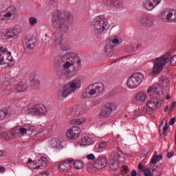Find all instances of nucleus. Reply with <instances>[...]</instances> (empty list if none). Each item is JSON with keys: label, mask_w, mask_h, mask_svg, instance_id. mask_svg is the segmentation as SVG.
I'll use <instances>...</instances> for the list:
<instances>
[{"label": "nucleus", "mask_w": 176, "mask_h": 176, "mask_svg": "<svg viewBox=\"0 0 176 176\" xmlns=\"http://www.w3.org/2000/svg\"><path fill=\"white\" fill-rule=\"evenodd\" d=\"M6 169L5 167L0 166V173H5Z\"/></svg>", "instance_id": "nucleus-59"}, {"label": "nucleus", "mask_w": 176, "mask_h": 176, "mask_svg": "<svg viewBox=\"0 0 176 176\" xmlns=\"http://www.w3.org/2000/svg\"><path fill=\"white\" fill-rule=\"evenodd\" d=\"M174 123H175V118H173L171 120H170V122H169V124L170 125V126H173V124H174Z\"/></svg>", "instance_id": "nucleus-56"}, {"label": "nucleus", "mask_w": 176, "mask_h": 176, "mask_svg": "<svg viewBox=\"0 0 176 176\" xmlns=\"http://www.w3.org/2000/svg\"><path fill=\"white\" fill-rule=\"evenodd\" d=\"M27 85L24 82H19L15 81L14 83V91L23 93L27 90Z\"/></svg>", "instance_id": "nucleus-23"}, {"label": "nucleus", "mask_w": 176, "mask_h": 176, "mask_svg": "<svg viewBox=\"0 0 176 176\" xmlns=\"http://www.w3.org/2000/svg\"><path fill=\"white\" fill-rule=\"evenodd\" d=\"M87 159L88 160H94V159H96V156L94 155V154L91 153L87 155Z\"/></svg>", "instance_id": "nucleus-50"}, {"label": "nucleus", "mask_w": 176, "mask_h": 176, "mask_svg": "<svg viewBox=\"0 0 176 176\" xmlns=\"http://www.w3.org/2000/svg\"><path fill=\"white\" fill-rule=\"evenodd\" d=\"M50 145L52 148H61V141L58 139L53 138L50 141Z\"/></svg>", "instance_id": "nucleus-31"}, {"label": "nucleus", "mask_w": 176, "mask_h": 176, "mask_svg": "<svg viewBox=\"0 0 176 176\" xmlns=\"http://www.w3.org/2000/svg\"><path fill=\"white\" fill-rule=\"evenodd\" d=\"M10 134L12 135V138H14L16 137V134L20 133L19 131V126L14 127L11 131H10Z\"/></svg>", "instance_id": "nucleus-39"}, {"label": "nucleus", "mask_w": 176, "mask_h": 176, "mask_svg": "<svg viewBox=\"0 0 176 176\" xmlns=\"http://www.w3.org/2000/svg\"><path fill=\"white\" fill-rule=\"evenodd\" d=\"M107 164H108V160L107 157L104 155H100L96 160L94 163V167L96 170H102L107 167Z\"/></svg>", "instance_id": "nucleus-16"}, {"label": "nucleus", "mask_w": 176, "mask_h": 176, "mask_svg": "<svg viewBox=\"0 0 176 176\" xmlns=\"http://www.w3.org/2000/svg\"><path fill=\"white\" fill-rule=\"evenodd\" d=\"M135 52V45L130 44L125 47V53H134Z\"/></svg>", "instance_id": "nucleus-37"}, {"label": "nucleus", "mask_w": 176, "mask_h": 176, "mask_svg": "<svg viewBox=\"0 0 176 176\" xmlns=\"http://www.w3.org/2000/svg\"><path fill=\"white\" fill-rule=\"evenodd\" d=\"M72 164H74V160H66L62 162V163L59 164V171H60V173L68 171V170L71 169V167H72Z\"/></svg>", "instance_id": "nucleus-19"}, {"label": "nucleus", "mask_w": 176, "mask_h": 176, "mask_svg": "<svg viewBox=\"0 0 176 176\" xmlns=\"http://www.w3.org/2000/svg\"><path fill=\"white\" fill-rule=\"evenodd\" d=\"M28 129L27 128L19 126V133L20 134H21V135H26V134H28Z\"/></svg>", "instance_id": "nucleus-42"}, {"label": "nucleus", "mask_w": 176, "mask_h": 176, "mask_svg": "<svg viewBox=\"0 0 176 176\" xmlns=\"http://www.w3.org/2000/svg\"><path fill=\"white\" fill-rule=\"evenodd\" d=\"M65 17L67 23H72V21H74V18L71 15L70 12H66L65 14Z\"/></svg>", "instance_id": "nucleus-41"}, {"label": "nucleus", "mask_w": 176, "mask_h": 176, "mask_svg": "<svg viewBox=\"0 0 176 176\" xmlns=\"http://www.w3.org/2000/svg\"><path fill=\"white\" fill-rule=\"evenodd\" d=\"M144 80V74L142 73H135L132 74L127 80V86L130 89H137Z\"/></svg>", "instance_id": "nucleus-12"}, {"label": "nucleus", "mask_w": 176, "mask_h": 176, "mask_svg": "<svg viewBox=\"0 0 176 176\" xmlns=\"http://www.w3.org/2000/svg\"><path fill=\"white\" fill-rule=\"evenodd\" d=\"M67 54L63 55V58L60 56H57L54 58V64L57 65V64H60V63H61L62 61H64V60H67V61L68 60V57H66Z\"/></svg>", "instance_id": "nucleus-35"}, {"label": "nucleus", "mask_w": 176, "mask_h": 176, "mask_svg": "<svg viewBox=\"0 0 176 176\" xmlns=\"http://www.w3.org/2000/svg\"><path fill=\"white\" fill-rule=\"evenodd\" d=\"M52 25L54 28H56V31L52 35V39L54 41L56 45H60L61 50H68L69 45L64 41L63 34L68 32V25L67 21L61 16L53 15L52 17Z\"/></svg>", "instance_id": "nucleus-1"}, {"label": "nucleus", "mask_w": 176, "mask_h": 176, "mask_svg": "<svg viewBox=\"0 0 176 176\" xmlns=\"http://www.w3.org/2000/svg\"><path fill=\"white\" fill-rule=\"evenodd\" d=\"M38 23V19L32 16L29 19V24L31 27H34Z\"/></svg>", "instance_id": "nucleus-40"}, {"label": "nucleus", "mask_w": 176, "mask_h": 176, "mask_svg": "<svg viewBox=\"0 0 176 176\" xmlns=\"http://www.w3.org/2000/svg\"><path fill=\"white\" fill-rule=\"evenodd\" d=\"M82 86V79L80 78H76L73 80L71 82L65 85L58 91V96L62 97H68L69 94H72L76 91L77 89H80Z\"/></svg>", "instance_id": "nucleus-5"}, {"label": "nucleus", "mask_w": 176, "mask_h": 176, "mask_svg": "<svg viewBox=\"0 0 176 176\" xmlns=\"http://www.w3.org/2000/svg\"><path fill=\"white\" fill-rule=\"evenodd\" d=\"M131 176H137V171L136 170H132L131 173Z\"/></svg>", "instance_id": "nucleus-60"}, {"label": "nucleus", "mask_w": 176, "mask_h": 176, "mask_svg": "<svg viewBox=\"0 0 176 176\" xmlns=\"http://www.w3.org/2000/svg\"><path fill=\"white\" fill-rule=\"evenodd\" d=\"M14 59L12 56V50L10 45L9 46H0V65L3 64H10L13 63Z\"/></svg>", "instance_id": "nucleus-9"}, {"label": "nucleus", "mask_w": 176, "mask_h": 176, "mask_svg": "<svg viewBox=\"0 0 176 176\" xmlns=\"http://www.w3.org/2000/svg\"><path fill=\"white\" fill-rule=\"evenodd\" d=\"M136 112H137V111H135L134 112L125 116V118H126L127 119H135Z\"/></svg>", "instance_id": "nucleus-43"}, {"label": "nucleus", "mask_w": 176, "mask_h": 176, "mask_svg": "<svg viewBox=\"0 0 176 176\" xmlns=\"http://www.w3.org/2000/svg\"><path fill=\"white\" fill-rule=\"evenodd\" d=\"M34 87L38 88L39 87V80L38 79H34L32 82Z\"/></svg>", "instance_id": "nucleus-48"}, {"label": "nucleus", "mask_w": 176, "mask_h": 176, "mask_svg": "<svg viewBox=\"0 0 176 176\" xmlns=\"http://www.w3.org/2000/svg\"><path fill=\"white\" fill-rule=\"evenodd\" d=\"M81 144L86 146V145H91V138L89 136V135H83L81 138Z\"/></svg>", "instance_id": "nucleus-28"}, {"label": "nucleus", "mask_w": 176, "mask_h": 176, "mask_svg": "<svg viewBox=\"0 0 176 176\" xmlns=\"http://www.w3.org/2000/svg\"><path fill=\"white\" fill-rule=\"evenodd\" d=\"M102 91H104V85L100 82H95L88 86L87 89L83 92L82 98L84 100L91 98V97H94V96H97L100 93H102Z\"/></svg>", "instance_id": "nucleus-8"}, {"label": "nucleus", "mask_w": 176, "mask_h": 176, "mask_svg": "<svg viewBox=\"0 0 176 176\" xmlns=\"http://www.w3.org/2000/svg\"><path fill=\"white\" fill-rule=\"evenodd\" d=\"M0 135L3 138H4V140H6V141H10V140H13L10 132L6 131L2 128H0Z\"/></svg>", "instance_id": "nucleus-26"}, {"label": "nucleus", "mask_w": 176, "mask_h": 176, "mask_svg": "<svg viewBox=\"0 0 176 176\" xmlns=\"http://www.w3.org/2000/svg\"><path fill=\"white\" fill-rule=\"evenodd\" d=\"M41 175H49V173L47 172H41Z\"/></svg>", "instance_id": "nucleus-62"}, {"label": "nucleus", "mask_w": 176, "mask_h": 176, "mask_svg": "<svg viewBox=\"0 0 176 176\" xmlns=\"http://www.w3.org/2000/svg\"><path fill=\"white\" fill-rule=\"evenodd\" d=\"M138 168L139 169V170H141V171H144V166L142 165V164H140L139 165H138Z\"/></svg>", "instance_id": "nucleus-57"}, {"label": "nucleus", "mask_w": 176, "mask_h": 176, "mask_svg": "<svg viewBox=\"0 0 176 176\" xmlns=\"http://www.w3.org/2000/svg\"><path fill=\"white\" fill-rule=\"evenodd\" d=\"M37 163V168H45L47 166V163L46 162V157H42L40 160H38Z\"/></svg>", "instance_id": "nucleus-30"}, {"label": "nucleus", "mask_w": 176, "mask_h": 176, "mask_svg": "<svg viewBox=\"0 0 176 176\" xmlns=\"http://www.w3.org/2000/svg\"><path fill=\"white\" fill-rule=\"evenodd\" d=\"M108 21L104 16H96L94 20V30L96 35H104L108 31Z\"/></svg>", "instance_id": "nucleus-6"}, {"label": "nucleus", "mask_w": 176, "mask_h": 176, "mask_svg": "<svg viewBox=\"0 0 176 176\" xmlns=\"http://www.w3.org/2000/svg\"><path fill=\"white\" fill-rule=\"evenodd\" d=\"M166 98L167 100H170L171 98V96H170L169 94H167Z\"/></svg>", "instance_id": "nucleus-63"}, {"label": "nucleus", "mask_w": 176, "mask_h": 176, "mask_svg": "<svg viewBox=\"0 0 176 176\" xmlns=\"http://www.w3.org/2000/svg\"><path fill=\"white\" fill-rule=\"evenodd\" d=\"M175 106H176V102H173L170 106V109L171 111H173V109H174V108H175Z\"/></svg>", "instance_id": "nucleus-58"}, {"label": "nucleus", "mask_w": 176, "mask_h": 176, "mask_svg": "<svg viewBox=\"0 0 176 176\" xmlns=\"http://www.w3.org/2000/svg\"><path fill=\"white\" fill-rule=\"evenodd\" d=\"M100 149H104V148H107L108 146V142H102L98 145Z\"/></svg>", "instance_id": "nucleus-45"}, {"label": "nucleus", "mask_w": 176, "mask_h": 176, "mask_svg": "<svg viewBox=\"0 0 176 176\" xmlns=\"http://www.w3.org/2000/svg\"><path fill=\"white\" fill-rule=\"evenodd\" d=\"M27 167H28L29 168H30L31 170H35L37 168L38 166V163H36V162L35 161H32V160L29 159L27 164H26Z\"/></svg>", "instance_id": "nucleus-32"}, {"label": "nucleus", "mask_w": 176, "mask_h": 176, "mask_svg": "<svg viewBox=\"0 0 176 176\" xmlns=\"http://www.w3.org/2000/svg\"><path fill=\"white\" fill-rule=\"evenodd\" d=\"M14 80V78H11L10 74H6L4 78L3 77L0 81V89L1 90H11L9 85H10L11 82H13Z\"/></svg>", "instance_id": "nucleus-14"}, {"label": "nucleus", "mask_w": 176, "mask_h": 176, "mask_svg": "<svg viewBox=\"0 0 176 176\" xmlns=\"http://www.w3.org/2000/svg\"><path fill=\"white\" fill-rule=\"evenodd\" d=\"M28 131H36V127H35L34 126H30L28 128Z\"/></svg>", "instance_id": "nucleus-52"}, {"label": "nucleus", "mask_w": 176, "mask_h": 176, "mask_svg": "<svg viewBox=\"0 0 176 176\" xmlns=\"http://www.w3.org/2000/svg\"><path fill=\"white\" fill-rule=\"evenodd\" d=\"M102 101V99H101L100 98H96V99L93 100L91 103L90 105H91V107H96V105H98L99 104H101Z\"/></svg>", "instance_id": "nucleus-38"}, {"label": "nucleus", "mask_w": 176, "mask_h": 176, "mask_svg": "<svg viewBox=\"0 0 176 176\" xmlns=\"http://www.w3.org/2000/svg\"><path fill=\"white\" fill-rule=\"evenodd\" d=\"M73 164L75 168L77 170H80L85 167V164L82 161H76L73 162Z\"/></svg>", "instance_id": "nucleus-36"}, {"label": "nucleus", "mask_w": 176, "mask_h": 176, "mask_svg": "<svg viewBox=\"0 0 176 176\" xmlns=\"http://www.w3.org/2000/svg\"><path fill=\"white\" fill-rule=\"evenodd\" d=\"M25 113L35 116H43L47 113V109L42 104H36L27 109Z\"/></svg>", "instance_id": "nucleus-11"}, {"label": "nucleus", "mask_w": 176, "mask_h": 176, "mask_svg": "<svg viewBox=\"0 0 176 176\" xmlns=\"http://www.w3.org/2000/svg\"><path fill=\"white\" fill-rule=\"evenodd\" d=\"M120 157V154L119 153L116 152L114 153V158L111 159V160H118L119 162V158Z\"/></svg>", "instance_id": "nucleus-49"}, {"label": "nucleus", "mask_w": 176, "mask_h": 176, "mask_svg": "<svg viewBox=\"0 0 176 176\" xmlns=\"http://www.w3.org/2000/svg\"><path fill=\"white\" fill-rule=\"evenodd\" d=\"M140 23L144 27L149 28L153 25V18L149 15H143L140 18Z\"/></svg>", "instance_id": "nucleus-21"}, {"label": "nucleus", "mask_w": 176, "mask_h": 176, "mask_svg": "<svg viewBox=\"0 0 176 176\" xmlns=\"http://www.w3.org/2000/svg\"><path fill=\"white\" fill-rule=\"evenodd\" d=\"M104 5L111 8H123V2L118 0H106L104 1Z\"/></svg>", "instance_id": "nucleus-24"}, {"label": "nucleus", "mask_w": 176, "mask_h": 176, "mask_svg": "<svg viewBox=\"0 0 176 176\" xmlns=\"http://www.w3.org/2000/svg\"><path fill=\"white\" fill-rule=\"evenodd\" d=\"M145 176H151V170L148 168H144L143 170Z\"/></svg>", "instance_id": "nucleus-47"}, {"label": "nucleus", "mask_w": 176, "mask_h": 176, "mask_svg": "<svg viewBox=\"0 0 176 176\" xmlns=\"http://www.w3.org/2000/svg\"><path fill=\"white\" fill-rule=\"evenodd\" d=\"M51 3L54 4L56 3V2H57V0H50Z\"/></svg>", "instance_id": "nucleus-64"}, {"label": "nucleus", "mask_w": 176, "mask_h": 176, "mask_svg": "<svg viewBox=\"0 0 176 176\" xmlns=\"http://www.w3.org/2000/svg\"><path fill=\"white\" fill-rule=\"evenodd\" d=\"M166 83V85H168V78H164L163 80V83Z\"/></svg>", "instance_id": "nucleus-61"}, {"label": "nucleus", "mask_w": 176, "mask_h": 176, "mask_svg": "<svg viewBox=\"0 0 176 176\" xmlns=\"http://www.w3.org/2000/svg\"><path fill=\"white\" fill-rule=\"evenodd\" d=\"M69 113L74 118H78L72 120L70 121L71 124H76V126L85 124L86 118L83 117V115L86 113V110L83 109V105H76L70 107Z\"/></svg>", "instance_id": "nucleus-4"}, {"label": "nucleus", "mask_w": 176, "mask_h": 176, "mask_svg": "<svg viewBox=\"0 0 176 176\" xmlns=\"http://www.w3.org/2000/svg\"><path fill=\"white\" fill-rule=\"evenodd\" d=\"M46 133H47V131H45V130H41L38 133V137H45L46 135Z\"/></svg>", "instance_id": "nucleus-51"}, {"label": "nucleus", "mask_w": 176, "mask_h": 176, "mask_svg": "<svg viewBox=\"0 0 176 176\" xmlns=\"http://www.w3.org/2000/svg\"><path fill=\"white\" fill-rule=\"evenodd\" d=\"M80 134V128L78 126H73L69 129L67 132V137L70 140H76Z\"/></svg>", "instance_id": "nucleus-18"}, {"label": "nucleus", "mask_w": 176, "mask_h": 176, "mask_svg": "<svg viewBox=\"0 0 176 176\" xmlns=\"http://www.w3.org/2000/svg\"><path fill=\"white\" fill-rule=\"evenodd\" d=\"M170 57H171V52H168L162 56L156 58L153 62L154 66L153 68V74L154 75L160 74V72L163 71V68H164L167 63L170 61Z\"/></svg>", "instance_id": "nucleus-7"}, {"label": "nucleus", "mask_w": 176, "mask_h": 176, "mask_svg": "<svg viewBox=\"0 0 176 176\" xmlns=\"http://www.w3.org/2000/svg\"><path fill=\"white\" fill-rule=\"evenodd\" d=\"M136 101H140L141 102H144L145 100H146V95L144 92H140L136 94L135 96Z\"/></svg>", "instance_id": "nucleus-34"}, {"label": "nucleus", "mask_w": 176, "mask_h": 176, "mask_svg": "<svg viewBox=\"0 0 176 176\" xmlns=\"http://www.w3.org/2000/svg\"><path fill=\"white\" fill-rule=\"evenodd\" d=\"M6 116H10L9 110L8 109H0V121L6 119Z\"/></svg>", "instance_id": "nucleus-33"}, {"label": "nucleus", "mask_w": 176, "mask_h": 176, "mask_svg": "<svg viewBox=\"0 0 176 176\" xmlns=\"http://www.w3.org/2000/svg\"><path fill=\"white\" fill-rule=\"evenodd\" d=\"M25 102H27V99H25V98H23L22 99L19 100L18 105L19 107H24Z\"/></svg>", "instance_id": "nucleus-44"}, {"label": "nucleus", "mask_w": 176, "mask_h": 176, "mask_svg": "<svg viewBox=\"0 0 176 176\" xmlns=\"http://www.w3.org/2000/svg\"><path fill=\"white\" fill-rule=\"evenodd\" d=\"M120 163L119 161L115 160H111L109 163L110 168L113 170L116 171L118 168H119Z\"/></svg>", "instance_id": "nucleus-29"}, {"label": "nucleus", "mask_w": 176, "mask_h": 176, "mask_svg": "<svg viewBox=\"0 0 176 176\" xmlns=\"http://www.w3.org/2000/svg\"><path fill=\"white\" fill-rule=\"evenodd\" d=\"M162 0H145L144 6L146 10H153L157 5L160 4Z\"/></svg>", "instance_id": "nucleus-20"}, {"label": "nucleus", "mask_w": 176, "mask_h": 176, "mask_svg": "<svg viewBox=\"0 0 176 176\" xmlns=\"http://www.w3.org/2000/svg\"><path fill=\"white\" fill-rule=\"evenodd\" d=\"M168 129V126H167V124H165V126L163 127V133L167 134V129Z\"/></svg>", "instance_id": "nucleus-53"}, {"label": "nucleus", "mask_w": 176, "mask_h": 176, "mask_svg": "<svg viewBox=\"0 0 176 176\" xmlns=\"http://www.w3.org/2000/svg\"><path fill=\"white\" fill-rule=\"evenodd\" d=\"M123 170L124 171L125 174H127V171L129 170V166L124 165L122 166Z\"/></svg>", "instance_id": "nucleus-55"}, {"label": "nucleus", "mask_w": 176, "mask_h": 176, "mask_svg": "<svg viewBox=\"0 0 176 176\" xmlns=\"http://www.w3.org/2000/svg\"><path fill=\"white\" fill-rule=\"evenodd\" d=\"M2 34L6 38H14V36H17V35L20 34V30L14 28V29H8L6 30H3Z\"/></svg>", "instance_id": "nucleus-22"}, {"label": "nucleus", "mask_w": 176, "mask_h": 176, "mask_svg": "<svg viewBox=\"0 0 176 176\" xmlns=\"http://www.w3.org/2000/svg\"><path fill=\"white\" fill-rule=\"evenodd\" d=\"M162 159H163V155L160 154L157 155V151H155L154 155L151 160L150 164H156V163H157V162H160Z\"/></svg>", "instance_id": "nucleus-27"}, {"label": "nucleus", "mask_w": 176, "mask_h": 176, "mask_svg": "<svg viewBox=\"0 0 176 176\" xmlns=\"http://www.w3.org/2000/svg\"><path fill=\"white\" fill-rule=\"evenodd\" d=\"M160 17L165 23H176V12L175 11H162Z\"/></svg>", "instance_id": "nucleus-13"}, {"label": "nucleus", "mask_w": 176, "mask_h": 176, "mask_svg": "<svg viewBox=\"0 0 176 176\" xmlns=\"http://www.w3.org/2000/svg\"><path fill=\"white\" fill-rule=\"evenodd\" d=\"M123 39L118 36H114L107 41L105 46V53L108 57L113 56V49L116 47L117 43H122Z\"/></svg>", "instance_id": "nucleus-10"}, {"label": "nucleus", "mask_w": 176, "mask_h": 176, "mask_svg": "<svg viewBox=\"0 0 176 176\" xmlns=\"http://www.w3.org/2000/svg\"><path fill=\"white\" fill-rule=\"evenodd\" d=\"M67 60L63 64V67L58 72V75L64 76L66 79L69 78V68L74 67V72H78L82 69V60L78 57V54L74 52L67 53Z\"/></svg>", "instance_id": "nucleus-2"}, {"label": "nucleus", "mask_w": 176, "mask_h": 176, "mask_svg": "<svg viewBox=\"0 0 176 176\" xmlns=\"http://www.w3.org/2000/svg\"><path fill=\"white\" fill-rule=\"evenodd\" d=\"M170 65L175 66L176 65V55L172 56L170 59Z\"/></svg>", "instance_id": "nucleus-46"}, {"label": "nucleus", "mask_w": 176, "mask_h": 176, "mask_svg": "<svg viewBox=\"0 0 176 176\" xmlns=\"http://www.w3.org/2000/svg\"><path fill=\"white\" fill-rule=\"evenodd\" d=\"M16 8L14 7L8 8L5 12L0 13V20L1 21H8L15 13Z\"/></svg>", "instance_id": "nucleus-17"}, {"label": "nucleus", "mask_w": 176, "mask_h": 176, "mask_svg": "<svg viewBox=\"0 0 176 176\" xmlns=\"http://www.w3.org/2000/svg\"><path fill=\"white\" fill-rule=\"evenodd\" d=\"M36 39L35 38H26L25 40V46L28 50H32L35 47Z\"/></svg>", "instance_id": "nucleus-25"}, {"label": "nucleus", "mask_w": 176, "mask_h": 176, "mask_svg": "<svg viewBox=\"0 0 176 176\" xmlns=\"http://www.w3.org/2000/svg\"><path fill=\"white\" fill-rule=\"evenodd\" d=\"M151 100L148 101L146 105L151 111H156L162 107L161 96L163 95V88L159 84H154L147 89Z\"/></svg>", "instance_id": "nucleus-3"}, {"label": "nucleus", "mask_w": 176, "mask_h": 176, "mask_svg": "<svg viewBox=\"0 0 176 176\" xmlns=\"http://www.w3.org/2000/svg\"><path fill=\"white\" fill-rule=\"evenodd\" d=\"M174 156V151H171L167 153V157L170 159V157H173Z\"/></svg>", "instance_id": "nucleus-54"}, {"label": "nucleus", "mask_w": 176, "mask_h": 176, "mask_svg": "<svg viewBox=\"0 0 176 176\" xmlns=\"http://www.w3.org/2000/svg\"><path fill=\"white\" fill-rule=\"evenodd\" d=\"M113 111V104L112 103H107L104 105L100 111L99 114L100 118H109L111 116Z\"/></svg>", "instance_id": "nucleus-15"}]
</instances>
